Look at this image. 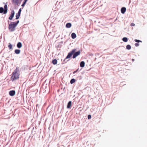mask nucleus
<instances>
[{
	"mask_svg": "<svg viewBox=\"0 0 147 147\" xmlns=\"http://www.w3.org/2000/svg\"><path fill=\"white\" fill-rule=\"evenodd\" d=\"M76 51V49H73L69 53L66 57L65 58V59L63 61L62 64H63L65 63V61L66 59H67L69 58H70L72 55L73 54V58L74 59L76 58L78 56L80 55V51H78L76 52L75 53V52Z\"/></svg>",
	"mask_w": 147,
	"mask_h": 147,
	"instance_id": "f257e3e1",
	"label": "nucleus"
},
{
	"mask_svg": "<svg viewBox=\"0 0 147 147\" xmlns=\"http://www.w3.org/2000/svg\"><path fill=\"white\" fill-rule=\"evenodd\" d=\"M19 71V69L17 68L16 69L14 72L12 74V76L11 77V79L12 81L16 80L18 79L19 77V75L17 73Z\"/></svg>",
	"mask_w": 147,
	"mask_h": 147,
	"instance_id": "f03ea898",
	"label": "nucleus"
},
{
	"mask_svg": "<svg viewBox=\"0 0 147 147\" xmlns=\"http://www.w3.org/2000/svg\"><path fill=\"white\" fill-rule=\"evenodd\" d=\"M9 29L10 32H12L14 31L15 30V28L16 26L15 24L13 23L9 24Z\"/></svg>",
	"mask_w": 147,
	"mask_h": 147,
	"instance_id": "7ed1b4c3",
	"label": "nucleus"
},
{
	"mask_svg": "<svg viewBox=\"0 0 147 147\" xmlns=\"http://www.w3.org/2000/svg\"><path fill=\"white\" fill-rule=\"evenodd\" d=\"M15 14V12L13 10H12L11 12V15L9 18L10 20H12L13 17Z\"/></svg>",
	"mask_w": 147,
	"mask_h": 147,
	"instance_id": "20e7f679",
	"label": "nucleus"
},
{
	"mask_svg": "<svg viewBox=\"0 0 147 147\" xmlns=\"http://www.w3.org/2000/svg\"><path fill=\"white\" fill-rule=\"evenodd\" d=\"M20 0H11V2L13 4L18 5L19 4Z\"/></svg>",
	"mask_w": 147,
	"mask_h": 147,
	"instance_id": "39448f33",
	"label": "nucleus"
},
{
	"mask_svg": "<svg viewBox=\"0 0 147 147\" xmlns=\"http://www.w3.org/2000/svg\"><path fill=\"white\" fill-rule=\"evenodd\" d=\"M9 94L11 96H13L15 94V91L13 90H11L9 91Z\"/></svg>",
	"mask_w": 147,
	"mask_h": 147,
	"instance_id": "423d86ee",
	"label": "nucleus"
},
{
	"mask_svg": "<svg viewBox=\"0 0 147 147\" xmlns=\"http://www.w3.org/2000/svg\"><path fill=\"white\" fill-rule=\"evenodd\" d=\"M4 8V9L5 11L4 12V14H5L7 13V5L6 4L5 5Z\"/></svg>",
	"mask_w": 147,
	"mask_h": 147,
	"instance_id": "0eeeda50",
	"label": "nucleus"
},
{
	"mask_svg": "<svg viewBox=\"0 0 147 147\" xmlns=\"http://www.w3.org/2000/svg\"><path fill=\"white\" fill-rule=\"evenodd\" d=\"M126 9L125 7H123L121 8V13H124L126 11Z\"/></svg>",
	"mask_w": 147,
	"mask_h": 147,
	"instance_id": "6e6552de",
	"label": "nucleus"
},
{
	"mask_svg": "<svg viewBox=\"0 0 147 147\" xmlns=\"http://www.w3.org/2000/svg\"><path fill=\"white\" fill-rule=\"evenodd\" d=\"M71 101H69L68 102L67 106V108L68 109L70 108L71 107Z\"/></svg>",
	"mask_w": 147,
	"mask_h": 147,
	"instance_id": "1a4fd4ad",
	"label": "nucleus"
},
{
	"mask_svg": "<svg viewBox=\"0 0 147 147\" xmlns=\"http://www.w3.org/2000/svg\"><path fill=\"white\" fill-rule=\"evenodd\" d=\"M85 65V62L84 61H81L80 64V66L81 67H83Z\"/></svg>",
	"mask_w": 147,
	"mask_h": 147,
	"instance_id": "9d476101",
	"label": "nucleus"
},
{
	"mask_svg": "<svg viewBox=\"0 0 147 147\" xmlns=\"http://www.w3.org/2000/svg\"><path fill=\"white\" fill-rule=\"evenodd\" d=\"M71 38L73 39H74L76 38V34L74 33H73L71 34Z\"/></svg>",
	"mask_w": 147,
	"mask_h": 147,
	"instance_id": "9b49d317",
	"label": "nucleus"
},
{
	"mask_svg": "<svg viewBox=\"0 0 147 147\" xmlns=\"http://www.w3.org/2000/svg\"><path fill=\"white\" fill-rule=\"evenodd\" d=\"M17 46L19 48H21L22 47V43L20 42H18L17 44Z\"/></svg>",
	"mask_w": 147,
	"mask_h": 147,
	"instance_id": "f8f14e48",
	"label": "nucleus"
},
{
	"mask_svg": "<svg viewBox=\"0 0 147 147\" xmlns=\"http://www.w3.org/2000/svg\"><path fill=\"white\" fill-rule=\"evenodd\" d=\"M71 23H67L66 25V27L67 28H70L71 27Z\"/></svg>",
	"mask_w": 147,
	"mask_h": 147,
	"instance_id": "ddd939ff",
	"label": "nucleus"
},
{
	"mask_svg": "<svg viewBox=\"0 0 147 147\" xmlns=\"http://www.w3.org/2000/svg\"><path fill=\"white\" fill-rule=\"evenodd\" d=\"M5 10L4 9V8L2 7H0V13H3L4 12Z\"/></svg>",
	"mask_w": 147,
	"mask_h": 147,
	"instance_id": "4468645a",
	"label": "nucleus"
},
{
	"mask_svg": "<svg viewBox=\"0 0 147 147\" xmlns=\"http://www.w3.org/2000/svg\"><path fill=\"white\" fill-rule=\"evenodd\" d=\"M20 51L19 49H16L15 50V53L16 54H19V53H20Z\"/></svg>",
	"mask_w": 147,
	"mask_h": 147,
	"instance_id": "2eb2a0df",
	"label": "nucleus"
},
{
	"mask_svg": "<svg viewBox=\"0 0 147 147\" xmlns=\"http://www.w3.org/2000/svg\"><path fill=\"white\" fill-rule=\"evenodd\" d=\"M52 63L54 65H55L57 63V61L56 59H54L52 60Z\"/></svg>",
	"mask_w": 147,
	"mask_h": 147,
	"instance_id": "dca6fc26",
	"label": "nucleus"
},
{
	"mask_svg": "<svg viewBox=\"0 0 147 147\" xmlns=\"http://www.w3.org/2000/svg\"><path fill=\"white\" fill-rule=\"evenodd\" d=\"M122 40L125 42H127L128 40V39L127 37H125L123 38Z\"/></svg>",
	"mask_w": 147,
	"mask_h": 147,
	"instance_id": "f3484780",
	"label": "nucleus"
},
{
	"mask_svg": "<svg viewBox=\"0 0 147 147\" xmlns=\"http://www.w3.org/2000/svg\"><path fill=\"white\" fill-rule=\"evenodd\" d=\"M20 13H17L16 14V19H18L19 18V17L20 16Z\"/></svg>",
	"mask_w": 147,
	"mask_h": 147,
	"instance_id": "a211bd4d",
	"label": "nucleus"
},
{
	"mask_svg": "<svg viewBox=\"0 0 147 147\" xmlns=\"http://www.w3.org/2000/svg\"><path fill=\"white\" fill-rule=\"evenodd\" d=\"M75 82V80L74 79H71L70 81V83L71 84H72Z\"/></svg>",
	"mask_w": 147,
	"mask_h": 147,
	"instance_id": "6ab92c4d",
	"label": "nucleus"
},
{
	"mask_svg": "<svg viewBox=\"0 0 147 147\" xmlns=\"http://www.w3.org/2000/svg\"><path fill=\"white\" fill-rule=\"evenodd\" d=\"M131 48V46L129 45H127L126 46V49H127L129 50Z\"/></svg>",
	"mask_w": 147,
	"mask_h": 147,
	"instance_id": "aec40b11",
	"label": "nucleus"
},
{
	"mask_svg": "<svg viewBox=\"0 0 147 147\" xmlns=\"http://www.w3.org/2000/svg\"><path fill=\"white\" fill-rule=\"evenodd\" d=\"M12 45L11 44H10L9 45H8V47L9 49H11L12 48Z\"/></svg>",
	"mask_w": 147,
	"mask_h": 147,
	"instance_id": "412c9836",
	"label": "nucleus"
},
{
	"mask_svg": "<svg viewBox=\"0 0 147 147\" xmlns=\"http://www.w3.org/2000/svg\"><path fill=\"white\" fill-rule=\"evenodd\" d=\"M134 41L135 42H142V41L140 40H138L137 39H135Z\"/></svg>",
	"mask_w": 147,
	"mask_h": 147,
	"instance_id": "4be33fe9",
	"label": "nucleus"
},
{
	"mask_svg": "<svg viewBox=\"0 0 147 147\" xmlns=\"http://www.w3.org/2000/svg\"><path fill=\"white\" fill-rule=\"evenodd\" d=\"M19 21L18 20L16 22H12V23H14L15 24V25L16 26L18 25V24L19 23Z\"/></svg>",
	"mask_w": 147,
	"mask_h": 147,
	"instance_id": "5701e85b",
	"label": "nucleus"
},
{
	"mask_svg": "<svg viewBox=\"0 0 147 147\" xmlns=\"http://www.w3.org/2000/svg\"><path fill=\"white\" fill-rule=\"evenodd\" d=\"M91 115H88V119H89L91 118Z\"/></svg>",
	"mask_w": 147,
	"mask_h": 147,
	"instance_id": "b1692460",
	"label": "nucleus"
},
{
	"mask_svg": "<svg viewBox=\"0 0 147 147\" xmlns=\"http://www.w3.org/2000/svg\"><path fill=\"white\" fill-rule=\"evenodd\" d=\"M139 44H138V43H135V45L136 47H138V46H139Z\"/></svg>",
	"mask_w": 147,
	"mask_h": 147,
	"instance_id": "393cba45",
	"label": "nucleus"
},
{
	"mask_svg": "<svg viewBox=\"0 0 147 147\" xmlns=\"http://www.w3.org/2000/svg\"><path fill=\"white\" fill-rule=\"evenodd\" d=\"M130 26H134L135 24L134 23H132L130 24Z\"/></svg>",
	"mask_w": 147,
	"mask_h": 147,
	"instance_id": "a878e982",
	"label": "nucleus"
},
{
	"mask_svg": "<svg viewBox=\"0 0 147 147\" xmlns=\"http://www.w3.org/2000/svg\"><path fill=\"white\" fill-rule=\"evenodd\" d=\"M21 8H20L19 10V11H18V13H20V14H21Z\"/></svg>",
	"mask_w": 147,
	"mask_h": 147,
	"instance_id": "bb28decb",
	"label": "nucleus"
},
{
	"mask_svg": "<svg viewBox=\"0 0 147 147\" xmlns=\"http://www.w3.org/2000/svg\"><path fill=\"white\" fill-rule=\"evenodd\" d=\"M78 69L77 70H76V71H74L73 72V74H74L75 73H76V72H77V71H78Z\"/></svg>",
	"mask_w": 147,
	"mask_h": 147,
	"instance_id": "cd10ccee",
	"label": "nucleus"
},
{
	"mask_svg": "<svg viewBox=\"0 0 147 147\" xmlns=\"http://www.w3.org/2000/svg\"><path fill=\"white\" fill-rule=\"evenodd\" d=\"M26 2L25 1V0H24V1L23 2V3L25 4L26 3Z\"/></svg>",
	"mask_w": 147,
	"mask_h": 147,
	"instance_id": "c85d7f7f",
	"label": "nucleus"
},
{
	"mask_svg": "<svg viewBox=\"0 0 147 147\" xmlns=\"http://www.w3.org/2000/svg\"><path fill=\"white\" fill-rule=\"evenodd\" d=\"M25 5V4H24V3H23V4H22V7H24V6Z\"/></svg>",
	"mask_w": 147,
	"mask_h": 147,
	"instance_id": "c756f323",
	"label": "nucleus"
},
{
	"mask_svg": "<svg viewBox=\"0 0 147 147\" xmlns=\"http://www.w3.org/2000/svg\"><path fill=\"white\" fill-rule=\"evenodd\" d=\"M134 61V59H132V61Z\"/></svg>",
	"mask_w": 147,
	"mask_h": 147,
	"instance_id": "7c9ffc66",
	"label": "nucleus"
},
{
	"mask_svg": "<svg viewBox=\"0 0 147 147\" xmlns=\"http://www.w3.org/2000/svg\"><path fill=\"white\" fill-rule=\"evenodd\" d=\"M24 0L25 1L27 2L28 0Z\"/></svg>",
	"mask_w": 147,
	"mask_h": 147,
	"instance_id": "2f4dec72",
	"label": "nucleus"
}]
</instances>
